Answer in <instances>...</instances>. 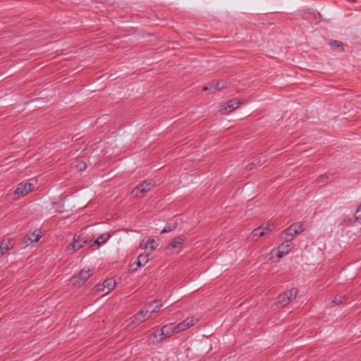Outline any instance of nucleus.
Listing matches in <instances>:
<instances>
[{"label": "nucleus", "instance_id": "473e14b6", "mask_svg": "<svg viewBox=\"0 0 361 361\" xmlns=\"http://www.w3.org/2000/svg\"><path fill=\"white\" fill-rule=\"evenodd\" d=\"M255 166L254 164H250L249 165L247 166V168L248 170H252L253 169V166Z\"/></svg>", "mask_w": 361, "mask_h": 361}, {"label": "nucleus", "instance_id": "39448f33", "mask_svg": "<svg viewBox=\"0 0 361 361\" xmlns=\"http://www.w3.org/2000/svg\"><path fill=\"white\" fill-rule=\"evenodd\" d=\"M243 104V102H241L238 99H232L226 102L225 104H221L219 106V111L222 114H226L229 112H231L233 110L238 108L240 104Z\"/></svg>", "mask_w": 361, "mask_h": 361}, {"label": "nucleus", "instance_id": "a211bd4d", "mask_svg": "<svg viewBox=\"0 0 361 361\" xmlns=\"http://www.w3.org/2000/svg\"><path fill=\"white\" fill-rule=\"evenodd\" d=\"M116 284V283L114 279H108L103 282L102 286L104 288H106L108 291H110L115 288Z\"/></svg>", "mask_w": 361, "mask_h": 361}, {"label": "nucleus", "instance_id": "ddd939ff", "mask_svg": "<svg viewBox=\"0 0 361 361\" xmlns=\"http://www.w3.org/2000/svg\"><path fill=\"white\" fill-rule=\"evenodd\" d=\"M109 238L110 235L109 233H102L94 240H92V246L94 245H101L102 244L105 243Z\"/></svg>", "mask_w": 361, "mask_h": 361}, {"label": "nucleus", "instance_id": "f704fd0d", "mask_svg": "<svg viewBox=\"0 0 361 361\" xmlns=\"http://www.w3.org/2000/svg\"><path fill=\"white\" fill-rule=\"evenodd\" d=\"M326 178H327L326 176H321V179L322 180V181H324Z\"/></svg>", "mask_w": 361, "mask_h": 361}, {"label": "nucleus", "instance_id": "2eb2a0df", "mask_svg": "<svg viewBox=\"0 0 361 361\" xmlns=\"http://www.w3.org/2000/svg\"><path fill=\"white\" fill-rule=\"evenodd\" d=\"M149 261L148 254H140L137 257V262H135L139 267H144Z\"/></svg>", "mask_w": 361, "mask_h": 361}, {"label": "nucleus", "instance_id": "20e7f679", "mask_svg": "<svg viewBox=\"0 0 361 361\" xmlns=\"http://www.w3.org/2000/svg\"><path fill=\"white\" fill-rule=\"evenodd\" d=\"M154 185L152 180H145L137 185L131 192L135 197H138V193L145 195L146 192L150 191Z\"/></svg>", "mask_w": 361, "mask_h": 361}, {"label": "nucleus", "instance_id": "6e6552de", "mask_svg": "<svg viewBox=\"0 0 361 361\" xmlns=\"http://www.w3.org/2000/svg\"><path fill=\"white\" fill-rule=\"evenodd\" d=\"M71 245L74 251L85 246L92 247V240L85 239L84 236L80 235L78 238H74Z\"/></svg>", "mask_w": 361, "mask_h": 361}, {"label": "nucleus", "instance_id": "9d476101", "mask_svg": "<svg viewBox=\"0 0 361 361\" xmlns=\"http://www.w3.org/2000/svg\"><path fill=\"white\" fill-rule=\"evenodd\" d=\"M272 228H271L269 224L266 226L262 225L259 227L254 229L252 232V236L254 239L255 237H262L264 235L271 232Z\"/></svg>", "mask_w": 361, "mask_h": 361}, {"label": "nucleus", "instance_id": "0eeeda50", "mask_svg": "<svg viewBox=\"0 0 361 361\" xmlns=\"http://www.w3.org/2000/svg\"><path fill=\"white\" fill-rule=\"evenodd\" d=\"M304 231V225L300 222H295L283 231V235H289L295 238V235L301 233Z\"/></svg>", "mask_w": 361, "mask_h": 361}, {"label": "nucleus", "instance_id": "f3484780", "mask_svg": "<svg viewBox=\"0 0 361 361\" xmlns=\"http://www.w3.org/2000/svg\"><path fill=\"white\" fill-rule=\"evenodd\" d=\"M39 240V235L36 234L35 233H32L30 234H27L25 238V243L27 245L28 242L30 243H36Z\"/></svg>", "mask_w": 361, "mask_h": 361}, {"label": "nucleus", "instance_id": "5701e85b", "mask_svg": "<svg viewBox=\"0 0 361 361\" xmlns=\"http://www.w3.org/2000/svg\"><path fill=\"white\" fill-rule=\"evenodd\" d=\"M176 228L175 225L171 226V224H168L165 226V227L161 230V233H165L170 232L173 231Z\"/></svg>", "mask_w": 361, "mask_h": 361}, {"label": "nucleus", "instance_id": "393cba45", "mask_svg": "<svg viewBox=\"0 0 361 361\" xmlns=\"http://www.w3.org/2000/svg\"><path fill=\"white\" fill-rule=\"evenodd\" d=\"M345 300L344 296L341 295H337L334 298V300L332 301L334 304L338 305L343 303V300Z\"/></svg>", "mask_w": 361, "mask_h": 361}, {"label": "nucleus", "instance_id": "cd10ccee", "mask_svg": "<svg viewBox=\"0 0 361 361\" xmlns=\"http://www.w3.org/2000/svg\"><path fill=\"white\" fill-rule=\"evenodd\" d=\"M355 218L357 221H359L361 223V204L360 205L359 208L356 210Z\"/></svg>", "mask_w": 361, "mask_h": 361}, {"label": "nucleus", "instance_id": "7ed1b4c3", "mask_svg": "<svg viewBox=\"0 0 361 361\" xmlns=\"http://www.w3.org/2000/svg\"><path fill=\"white\" fill-rule=\"evenodd\" d=\"M298 290L296 288H291L289 290L283 292L277 297V303L281 306H286L292 300L296 298Z\"/></svg>", "mask_w": 361, "mask_h": 361}, {"label": "nucleus", "instance_id": "1a4fd4ad", "mask_svg": "<svg viewBox=\"0 0 361 361\" xmlns=\"http://www.w3.org/2000/svg\"><path fill=\"white\" fill-rule=\"evenodd\" d=\"M34 185L30 183H20L18 185L16 189L14 191L15 195H25L30 191H32Z\"/></svg>", "mask_w": 361, "mask_h": 361}, {"label": "nucleus", "instance_id": "9b49d317", "mask_svg": "<svg viewBox=\"0 0 361 361\" xmlns=\"http://www.w3.org/2000/svg\"><path fill=\"white\" fill-rule=\"evenodd\" d=\"M293 244L287 243L283 242L277 247V252L276 254L278 258H282L285 255L288 254L293 248Z\"/></svg>", "mask_w": 361, "mask_h": 361}, {"label": "nucleus", "instance_id": "7c9ffc66", "mask_svg": "<svg viewBox=\"0 0 361 361\" xmlns=\"http://www.w3.org/2000/svg\"><path fill=\"white\" fill-rule=\"evenodd\" d=\"M312 13H314V12H313ZM314 18L315 19H317V18H321V14L319 13H315V14L314 15Z\"/></svg>", "mask_w": 361, "mask_h": 361}, {"label": "nucleus", "instance_id": "6ab92c4d", "mask_svg": "<svg viewBox=\"0 0 361 361\" xmlns=\"http://www.w3.org/2000/svg\"><path fill=\"white\" fill-rule=\"evenodd\" d=\"M152 310L149 306H145L143 310H140L138 312H142L141 317L145 321L149 319L152 316Z\"/></svg>", "mask_w": 361, "mask_h": 361}, {"label": "nucleus", "instance_id": "dca6fc26", "mask_svg": "<svg viewBox=\"0 0 361 361\" xmlns=\"http://www.w3.org/2000/svg\"><path fill=\"white\" fill-rule=\"evenodd\" d=\"M145 306H149V308L153 310L152 314L157 312L162 306L161 302L159 300H154L150 302L147 303Z\"/></svg>", "mask_w": 361, "mask_h": 361}, {"label": "nucleus", "instance_id": "f8f14e48", "mask_svg": "<svg viewBox=\"0 0 361 361\" xmlns=\"http://www.w3.org/2000/svg\"><path fill=\"white\" fill-rule=\"evenodd\" d=\"M199 319L195 318L194 317H188L186 319H185L183 322L179 323L177 324V329L178 331H183L187 329L191 326H193L198 322Z\"/></svg>", "mask_w": 361, "mask_h": 361}, {"label": "nucleus", "instance_id": "4be33fe9", "mask_svg": "<svg viewBox=\"0 0 361 361\" xmlns=\"http://www.w3.org/2000/svg\"><path fill=\"white\" fill-rule=\"evenodd\" d=\"M211 87L214 91H219V90L224 89L226 87V85L224 82L219 81L216 84L211 85Z\"/></svg>", "mask_w": 361, "mask_h": 361}, {"label": "nucleus", "instance_id": "c756f323", "mask_svg": "<svg viewBox=\"0 0 361 361\" xmlns=\"http://www.w3.org/2000/svg\"><path fill=\"white\" fill-rule=\"evenodd\" d=\"M141 314L142 312H137L136 314H135V317L137 318L138 322H140V323L145 322L144 319L142 318Z\"/></svg>", "mask_w": 361, "mask_h": 361}, {"label": "nucleus", "instance_id": "a878e982", "mask_svg": "<svg viewBox=\"0 0 361 361\" xmlns=\"http://www.w3.org/2000/svg\"><path fill=\"white\" fill-rule=\"evenodd\" d=\"M130 320V324L132 326L131 328H134L136 326H137L140 324H141L140 322H138L137 318H136L135 317V315L133 317H132Z\"/></svg>", "mask_w": 361, "mask_h": 361}, {"label": "nucleus", "instance_id": "aec40b11", "mask_svg": "<svg viewBox=\"0 0 361 361\" xmlns=\"http://www.w3.org/2000/svg\"><path fill=\"white\" fill-rule=\"evenodd\" d=\"M329 46L331 48V49L336 51L338 50L340 51H342L343 50V44L341 42L338 40H332L329 42Z\"/></svg>", "mask_w": 361, "mask_h": 361}, {"label": "nucleus", "instance_id": "412c9836", "mask_svg": "<svg viewBox=\"0 0 361 361\" xmlns=\"http://www.w3.org/2000/svg\"><path fill=\"white\" fill-rule=\"evenodd\" d=\"M280 238L283 242L290 244H293L292 241L294 239V237L289 235H283V231L281 233Z\"/></svg>", "mask_w": 361, "mask_h": 361}, {"label": "nucleus", "instance_id": "4468645a", "mask_svg": "<svg viewBox=\"0 0 361 361\" xmlns=\"http://www.w3.org/2000/svg\"><path fill=\"white\" fill-rule=\"evenodd\" d=\"M9 239H4L0 243V257H1L8 250L10 245Z\"/></svg>", "mask_w": 361, "mask_h": 361}, {"label": "nucleus", "instance_id": "72a5a7b5", "mask_svg": "<svg viewBox=\"0 0 361 361\" xmlns=\"http://www.w3.org/2000/svg\"><path fill=\"white\" fill-rule=\"evenodd\" d=\"M159 334H160V332H159V333L154 332V333L152 334V335H151V336H153L154 338H156V337H157L158 336H159Z\"/></svg>", "mask_w": 361, "mask_h": 361}, {"label": "nucleus", "instance_id": "2f4dec72", "mask_svg": "<svg viewBox=\"0 0 361 361\" xmlns=\"http://www.w3.org/2000/svg\"><path fill=\"white\" fill-rule=\"evenodd\" d=\"M211 89H212V88L211 87V85H210L209 87H208V86H204V87H202V90H203V91H207V90H211Z\"/></svg>", "mask_w": 361, "mask_h": 361}, {"label": "nucleus", "instance_id": "423d86ee", "mask_svg": "<svg viewBox=\"0 0 361 361\" xmlns=\"http://www.w3.org/2000/svg\"><path fill=\"white\" fill-rule=\"evenodd\" d=\"M180 332V331H178L177 325H173V324H166L162 326L160 334H159V341H162L164 338L171 337L174 334H178Z\"/></svg>", "mask_w": 361, "mask_h": 361}, {"label": "nucleus", "instance_id": "c85d7f7f", "mask_svg": "<svg viewBox=\"0 0 361 361\" xmlns=\"http://www.w3.org/2000/svg\"><path fill=\"white\" fill-rule=\"evenodd\" d=\"M149 243L148 240L147 242H141L140 244V247L144 250H146L148 247Z\"/></svg>", "mask_w": 361, "mask_h": 361}, {"label": "nucleus", "instance_id": "bb28decb", "mask_svg": "<svg viewBox=\"0 0 361 361\" xmlns=\"http://www.w3.org/2000/svg\"><path fill=\"white\" fill-rule=\"evenodd\" d=\"M76 168L80 171H84L87 168L86 163L84 161H78L76 164Z\"/></svg>", "mask_w": 361, "mask_h": 361}, {"label": "nucleus", "instance_id": "b1692460", "mask_svg": "<svg viewBox=\"0 0 361 361\" xmlns=\"http://www.w3.org/2000/svg\"><path fill=\"white\" fill-rule=\"evenodd\" d=\"M148 243H149L148 246L149 247L150 250L152 251H154L157 247V242L154 239H148Z\"/></svg>", "mask_w": 361, "mask_h": 361}, {"label": "nucleus", "instance_id": "f03ea898", "mask_svg": "<svg viewBox=\"0 0 361 361\" xmlns=\"http://www.w3.org/2000/svg\"><path fill=\"white\" fill-rule=\"evenodd\" d=\"M92 275V271L90 269H82L78 275L73 276L71 281L75 286H81L83 285L88 279Z\"/></svg>", "mask_w": 361, "mask_h": 361}, {"label": "nucleus", "instance_id": "f257e3e1", "mask_svg": "<svg viewBox=\"0 0 361 361\" xmlns=\"http://www.w3.org/2000/svg\"><path fill=\"white\" fill-rule=\"evenodd\" d=\"M185 241L183 235L175 237L172 241L166 247L165 252L167 255L178 254L181 250L183 245Z\"/></svg>", "mask_w": 361, "mask_h": 361}]
</instances>
